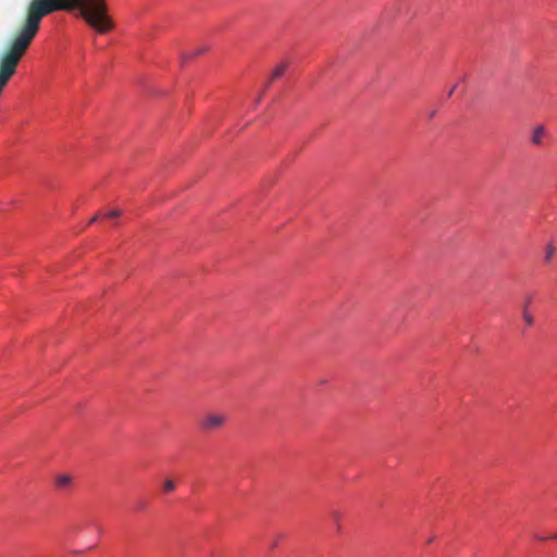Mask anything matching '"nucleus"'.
<instances>
[{
    "mask_svg": "<svg viewBox=\"0 0 557 557\" xmlns=\"http://www.w3.org/2000/svg\"><path fill=\"white\" fill-rule=\"evenodd\" d=\"M74 11H77L98 33H107L113 27L104 0H30L22 25L9 44L26 53L40 29L44 17L57 12Z\"/></svg>",
    "mask_w": 557,
    "mask_h": 557,
    "instance_id": "obj_1",
    "label": "nucleus"
},
{
    "mask_svg": "<svg viewBox=\"0 0 557 557\" xmlns=\"http://www.w3.org/2000/svg\"><path fill=\"white\" fill-rule=\"evenodd\" d=\"M25 53L8 42L0 53V94L16 74L17 66Z\"/></svg>",
    "mask_w": 557,
    "mask_h": 557,
    "instance_id": "obj_2",
    "label": "nucleus"
},
{
    "mask_svg": "<svg viewBox=\"0 0 557 557\" xmlns=\"http://www.w3.org/2000/svg\"><path fill=\"white\" fill-rule=\"evenodd\" d=\"M226 422V416L220 412H210L200 420V428L203 431H213L222 428Z\"/></svg>",
    "mask_w": 557,
    "mask_h": 557,
    "instance_id": "obj_3",
    "label": "nucleus"
},
{
    "mask_svg": "<svg viewBox=\"0 0 557 557\" xmlns=\"http://www.w3.org/2000/svg\"><path fill=\"white\" fill-rule=\"evenodd\" d=\"M74 478L69 473H60L54 476L55 488L60 492L70 491L73 486Z\"/></svg>",
    "mask_w": 557,
    "mask_h": 557,
    "instance_id": "obj_4",
    "label": "nucleus"
},
{
    "mask_svg": "<svg viewBox=\"0 0 557 557\" xmlns=\"http://www.w3.org/2000/svg\"><path fill=\"white\" fill-rule=\"evenodd\" d=\"M546 135V128L543 125H537L532 132L531 141L533 145H542L543 138Z\"/></svg>",
    "mask_w": 557,
    "mask_h": 557,
    "instance_id": "obj_5",
    "label": "nucleus"
},
{
    "mask_svg": "<svg viewBox=\"0 0 557 557\" xmlns=\"http://www.w3.org/2000/svg\"><path fill=\"white\" fill-rule=\"evenodd\" d=\"M556 253V247L553 243H548L544 248L543 262L549 264Z\"/></svg>",
    "mask_w": 557,
    "mask_h": 557,
    "instance_id": "obj_6",
    "label": "nucleus"
},
{
    "mask_svg": "<svg viewBox=\"0 0 557 557\" xmlns=\"http://www.w3.org/2000/svg\"><path fill=\"white\" fill-rule=\"evenodd\" d=\"M286 69H287V64L286 63L282 62V63L277 64L274 67L273 72L271 74V78L270 79L273 81V79L280 78L285 73Z\"/></svg>",
    "mask_w": 557,
    "mask_h": 557,
    "instance_id": "obj_7",
    "label": "nucleus"
},
{
    "mask_svg": "<svg viewBox=\"0 0 557 557\" xmlns=\"http://www.w3.org/2000/svg\"><path fill=\"white\" fill-rule=\"evenodd\" d=\"M521 314H522L523 321L525 322V324L528 326L533 325L534 318H533L532 313L530 312V310L527 307H522Z\"/></svg>",
    "mask_w": 557,
    "mask_h": 557,
    "instance_id": "obj_8",
    "label": "nucleus"
},
{
    "mask_svg": "<svg viewBox=\"0 0 557 557\" xmlns=\"http://www.w3.org/2000/svg\"><path fill=\"white\" fill-rule=\"evenodd\" d=\"M121 214H122V211L120 209H112L109 212H107L106 214H103V218L115 219V218H119Z\"/></svg>",
    "mask_w": 557,
    "mask_h": 557,
    "instance_id": "obj_9",
    "label": "nucleus"
},
{
    "mask_svg": "<svg viewBox=\"0 0 557 557\" xmlns=\"http://www.w3.org/2000/svg\"><path fill=\"white\" fill-rule=\"evenodd\" d=\"M175 488V483L173 480H165L164 483H163V491L169 493V492H172L174 491Z\"/></svg>",
    "mask_w": 557,
    "mask_h": 557,
    "instance_id": "obj_10",
    "label": "nucleus"
},
{
    "mask_svg": "<svg viewBox=\"0 0 557 557\" xmlns=\"http://www.w3.org/2000/svg\"><path fill=\"white\" fill-rule=\"evenodd\" d=\"M207 50V47H201V48H198L196 49L195 51H193L187 58H194V57H197L201 53H203L205 51Z\"/></svg>",
    "mask_w": 557,
    "mask_h": 557,
    "instance_id": "obj_11",
    "label": "nucleus"
},
{
    "mask_svg": "<svg viewBox=\"0 0 557 557\" xmlns=\"http://www.w3.org/2000/svg\"><path fill=\"white\" fill-rule=\"evenodd\" d=\"M531 301H532L531 296H528V297L525 298L524 304H523V306H522V307H527V308L529 309Z\"/></svg>",
    "mask_w": 557,
    "mask_h": 557,
    "instance_id": "obj_12",
    "label": "nucleus"
},
{
    "mask_svg": "<svg viewBox=\"0 0 557 557\" xmlns=\"http://www.w3.org/2000/svg\"><path fill=\"white\" fill-rule=\"evenodd\" d=\"M99 218H100V215H98V214L94 215V216L90 219L89 224L95 223L96 221H98V219H99Z\"/></svg>",
    "mask_w": 557,
    "mask_h": 557,
    "instance_id": "obj_13",
    "label": "nucleus"
},
{
    "mask_svg": "<svg viewBox=\"0 0 557 557\" xmlns=\"http://www.w3.org/2000/svg\"><path fill=\"white\" fill-rule=\"evenodd\" d=\"M550 539L557 540V533L553 534Z\"/></svg>",
    "mask_w": 557,
    "mask_h": 557,
    "instance_id": "obj_14",
    "label": "nucleus"
}]
</instances>
